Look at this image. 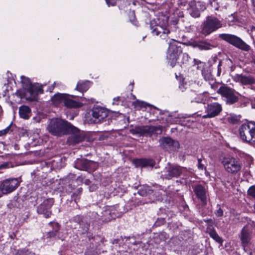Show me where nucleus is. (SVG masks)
Wrapping results in <instances>:
<instances>
[{"label": "nucleus", "mask_w": 255, "mask_h": 255, "mask_svg": "<svg viewBox=\"0 0 255 255\" xmlns=\"http://www.w3.org/2000/svg\"><path fill=\"white\" fill-rule=\"evenodd\" d=\"M48 131L53 135L60 136L69 132H76L78 129L61 119H51L47 127Z\"/></svg>", "instance_id": "nucleus-1"}, {"label": "nucleus", "mask_w": 255, "mask_h": 255, "mask_svg": "<svg viewBox=\"0 0 255 255\" xmlns=\"http://www.w3.org/2000/svg\"><path fill=\"white\" fill-rule=\"evenodd\" d=\"M239 131L243 141L255 145V124L250 122L243 124L240 127Z\"/></svg>", "instance_id": "nucleus-2"}, {"label": "nucleus", "mask_w": 255, "mask_h": 255, "mask_svg": "<svg viewBox=\"0 0 255 255\" xmlns=\"http://www.w3.org/2000/svg\"><path fill=\"white\" fill-rule=\"evenodd\" d=\"M223 26L222 21L215 16H207L202 25L201 33L207 36Z\"/></svg>", "instance_id": "nucleus-3"}, {"label": "nucleus", "mask_w": 255, "mask_h": 255, "mask_svg": "<svg viewBox=\"0 0 255 255\" xmlns=\"http://www.w3.org/2000/svg\"><path fill=\"white\" fill-rule=\"evenodd\" d=\"M217 93L221 95L227 104L232 105L239 100V94L229 87L221 86L217 90Z\"/></svg>", "instance_id": "nucleus-4"}, {"label": "nucleus", "mask_w": 255, "mask_h": 255, "mask_svg": "<svg viewBox=\"0 0 255 255\" xmlns=\"http://www.w3.org/2000/svg\"><path fill=\"white\" fill-rule=\"evenodd\" d=\"M155 20L150 22V28L153 35L159 36L162 39H165L170 33L169 26L167 24V18L164 17L162 23L159 22L156 24Z\"/></svg>", "instance_id": "nucleus-5"}, {"label": "nucleus", "mask_w": 255, "mask_h": 255, "mask_svg": "<svg viewBox=\"0 0 255 255\" xmlns=\"http://www.w3.org/2000/svg\"><path fill=\"white\" fill-rule=\"evenodd\" d=\"M221 163L226 171L233 174L237 173L242 168V163L239 159L233 157H225L221 160Z\"/></svg>", "instance_id": "nucleus-6"}, {"label": "nucleus", "mask_w": 255, "mask_h": 255, "mask_svg": "<svg viewBox=\"0 0 255 255\" xmlns=\"http://www.w3.org/2000/svg\"><path fill=\"white\" fill-rule=\"evenodd\" d=\"M219 37L235 47L242 50L248 51L250 49V46L248 44L245 43L241 38L236 35L223 33L219 34Z\"/></svg>", "instance_id": "nucleus-7"}, {"label": "nucleus", "mask_w": 255, "mask_h": 255, "mask_svg": "<svg viewBox=\"0 0 255 255\" xmlns=\"http://www.w3.org/2000/svg\"><path fill=\"white\" fill-rule=\"evenodd\" d=\"M177 41L173 40L169 44L167 51V59L172 67H174L177 61L179 55L182 53V49L178 46Z\"/></svg>", "instance_id": "nucleus-8"}, {"label": "nucleus", "mask_w": 255, "mask_h": 255, "mask_svg": "<svg viewBox=\"0 0 255 255\" xmlns=\"http://www.w3.org/2000/svg\"><path fill=\"white\" fill-rule=\"evenodd\" d=\"M186 168L178 165H174L168 163L162 171L161 176L163 178L169 179L172 177H177L181 174H185Z\"/></svg>", "instance_id": "nucleus-9"}, {"label": "nucleus", "mask_w": 255, "mask_h": 255, "mask_svg": "<svg viewBox=\"0 0 255 255\" xmlns=\"http://www.w3.org/2000/svg\"><path fill=\"white\" fill-rule=\"evenodd\" d=\"M20 183L16 178L5 179L0 183V191L4 194L10 193L19 186Z\"/></svg>", "instance_id": "nucleus-10"}, {"label": "nucleus", "mask_w": 255, "mask_h": 255, "mask_svg": "<svg viewBox=\"0 0 255 255\" xmlns=\"http://www.w3.org/2000/svg\"><path fill=\"white\" fill-rule=\"evenodd\" d=\"M161 131L162 127L161 126H138L132 130V132L133 134H137L140 135H151L153 133H160Z\"/></svg>", "instance_id": "nucleus-11"}, {"label": "nucleus", "mask_w": 255, "mask_h": 255, "mask_svg": "<svg viewBox=\"0 0 255 255\" xmlns=\"http://www.w3.org/2000/svg\"><path fill=\"white\" fill-rule=\"evenodd\" d=\"M54 200L52 198L47 199L40 204L37 209V213L42 215L45 218H48L52 214L51 208L54 204Z\"/></svg>", "instance_id": "nucleus-12"}, {"label": "nucleus", "mask_w": 255, "mask_h": 255, "mask_svg": "<svg viewBox=\"0 0 255 255\" xmlns=\"http://www.w3.org/2000/svg\"><path fill=\"white\" fill-rule=\"evenodd\" d=\"M232 79L234 81L239 83L244 86L255 84V77L250 74H236L232 76Z\"/></svg>", "instance_id": "nucleus-13"}, {"label": "nucleus", "mask_w": 255, "mask_h": 255, "mask_svg": "<svg viewBox=\"0 0 255 255\" xmlns=\"http://www.w3.org/2000/svg\"><path fill=\"white\" fill-rule=\"evenodd\" d=\"M188 11L193 17H198L200 15V11L204 10L206 7L204 4L201 2H196L195 0H191L189 2Z\"/></svg>", "instance_id": "nucleus-14"}, {"label": "nucleus", "mask_w": 255, "mask_h": 255, "mask_svg": "<svg viewBox=\"0 0 255 255\" xmlns=\"http://www.w3.org/2000/svg\"><path fill=\"white\" fill-rule=\"evenodd\" d=\"M222 111V105L217 102L212 103L207 106V114L203 116V118H211L218 116Z\"/></svg>", "instance_id": "nucleus-15"}, {"label": "nucleus", "mask_w": 255, "mask_h": 255, "mask_svg": "<svg viewBox=\"0 0 255 255\" xmlns=\"http://www.w3.org/2000/svg\"><path fill=\"white\" fill-rule=\"evenodd\" d=\"M161 146L166 150L174 151L179 147V142L170 137H163L159 139Z\"/></svg>", "instance_id": "nucleus-16"}, {"label": "nucleus", "mask_w": 255, "mask_h": 255, "mask_svg": "<svg viewBox=\"0 0 255 255\" xmlns=\"http://www.w3.org/2000/svg\"><path fill=\"white\" fill-rule=\"evenodd\" d=\"M193 191L196 197L201 203L205 205L207 204V199L208 196L207 189L200 184L195 185L193 188Z\"/></svg>", "instance_id": "nucleus-17"}, {"label": "nucleus", "mask_w": 255, "mask_h": 255, "mask_svg": "<svg viewBox=\"0 0 255 255\" xmlns=\"http://www.w3.org/2000/svg\"><path fill=\"white\" fill-rule=\"evenodd\" d=\"M43 92L42 85L37 83L31 84L28 88H27L25 96L27 99L34 100L36 99L37 95L43 93Z\"/></svg>", "instance_id": "nucleus-18"}, {"label": "nucleus", "mask_w": 255, "mask_h": 255, "mask_svg": "<svg viewBox=\"0 0 255 255\" xmlns=\"http://www.w3.org/2000/svg\"><path fill=\"white\" fill-rule=\"evenodd\" d=\"M252 231L253 229L250 225H246L243 228L241 232L240 240L243 246H247L251 243Z\"/></svg>", "instance_id": "nucleus-19"}, {"label": "nucleus", "mask_w": 255, "mask_h": 255, "mask_svg": "<svg viewBox=\"0 0 255 255\" xmlns=\"http://www.w3.org/2000/svg\"><path fill=\"white\" fill-rule=\"evenodd\" d=\"M108 115V111L102 107H94L92 110V116L94 119L95 123L100 122L106 118Z\"/></svg>", "instance_id": "nucleus-20"}, {"label": "nucleus", "mask_w": 255, "mask_h": 255, "mask_svg": "<svg viewBox=\"0 0 255 255\" xmlns=\"http://www.w3.org/2000/svg\"><path fill=\"white\" fill-rule=\"evenodd\" d=\"M191 44L193 47L198 48L200 50H208L214 47L206 40H195L192 42Z\"/></svg>", "instance_id": "nucleus-21"}, {"label": "nucleus", "mask_w": 255, "mask_h": 255, "mask_svg": "<svg viewBox=\"0 0 255 255\" xmlns=\"http://www.w3.org/2000/svg\"><path fill=\"white\" fill-rule=\"evenodd\" d=\"M93 164V161L86 159H77L75 162V167L79 170H87L90 169Z\"/></svg>", "instance_id": "nucleus-22"}, {"label": "nucleus", "mask_w": 255, "mask_h": 255, "mask_svg": "<svg viewBox=\"0 0 255 255\" xmlns=\"http://www.w3.org/2000/svg\"><path fill=\"white\" fill-rule=\"evenodd\" d=\"M73 96L66 94L64 101V105L69 108H80L83 106V104L79 102H77L71 99Z\"/></svg>", "instance_id": "nucleus-23"}, {"label": "nucleus", "mask_w": 255, "mask_h": 255, "mask_svg": "<svg viewBox=\"0 0 255 255\" xmlns=\"http://www.w3.org/2000/svg\"><path fill=\"white\" fill-rule=\"evenodd\" d=\"M133 162L136 167H143L147 166L152 167L154 165V161L152 159H136L133 160Z\"/></svg>", "instance_id": "nucleus-24"}, {"label": "nucleus", "mask_w": 255, "mask_h": 255, "mask_svg": "<svg viewBox=\"0 0 255 255\" xmlns=\"http://www.w3.org/2000/svg\"><path fill=\"white\" fill-rule=\"evenodd\" d=\"M31 115V110L30 108L25 105H23L19 108V117L24 120H28L29 119Z\"/></svg>", "instance_id": "nucleus-25"}, {"label": "nucleus", "mask_w": 255, "mask_h": 255, "mask_svg": "<svg viewBox=\"0 0 255 255\" xmlns=\"http://www.w3.org/2000/svg\"><path fill=\"white\" fill-rule=\"evenodd\" d=\"M66 96L65 94H56L51 98V101L55 106H58L61 104H64Z\"/></svg>", "instance_id": "nucleus-26"}, {"label": "nucleus", "mask_w": 255, "mask_h": 255, "mask_svg": "<svg viewBox=\"0 0 255 255\" xmlns=\"http://www.w3.org/2000/svg\"><path fill=\"white\" fill-rule=\"evenodd\" d=\"M202 75L204 79L209 82V84L211 85V88L212 89H214V83H215V81L210 70L208 69H204L202 71Z\"/></svg>", "instance_id": "nucleus-27"}, {"label": "nucleus", "mask_w": 255, "mask_h": 255, "mask_svg": "<svg viewBox=\"0 0 255 255\" xmlns=\"http://www.w3.org/2000/svg\"><path fill=\"white\" fill-rule=\"evenodd\" d=\"M190 100L192 102L205 103L206 99L204 94H197L195 92H191Z\"/></svg>", "instance_id": "nucleus-28"}, {"label": "nucleus", "mask_w": 255, "mask_h": 255, "mask_svg": "<svg viewBox=\"0 0 255 255\" xmlns=\"http://www.w3.org/2000/svg\"><path fill=\"white\" fill-rule=\"evenodd\" d=\"M84 139V137L79 134H74L71 135L68 138V142L70 144L78 143Z\"/></svg>", "instance_id": "nucleus-29"}, {"label": "nucleus", "mask_w": 255, "mask_h": 255, "mask_svg": "<svg viewBox=\"0 0 255 255\" xmlns=\"http://www.w3.org/2000/svg\"><path fill=\"white\" fill-rule=\"evenodd\" d=\"M90 87V83L89 81H79L77 84L75 88L76 90L81 92H86Z\"/></svg>", "instance_id": "nucleus-30"}, {"label": "nucleus", "mask_w": 255, "mask_h": 255, "mask_svg": "<svg viewBox=\"0 0 255 255\" xmlns=\"http://www.w3.org/2000/svg\"><path fill=\"white\" fill-rule=\"evenodd\" d=\"M208 232H209L210 236L217 242L219 243H221L222 242V239L219 236L215 230L209 229Z\"/></svg>", "instance_id": "nucleus-31"}, {"label": "nucleus", "mask_w": 255, "mask_h": 255, "mask_svg": "<svg viewBox=\"0 0 255 255\" xmlns=\"http://www.w3.org/2000/svg\"><path fill=\"white\" fill-rule=\"evenodd\" d=\"M51 226L53 228V230L49 232L50 237H55L57 233L59 230V225L57 223H51Z\"/></svg>", "instance_id": "nucleus-32"}, {"label": "nucleus", "mask_w": 255, "mask_h": 255, "mask_svg": "<svg viewBox=\"0 0 255 255\" xmlns=\"http://www.w3.org/2000/svg\"><path fill=\"white\" fill-rule=\"evenodd\" d=\"M21 82L23 84V87L25 88L26 91H27V88H28L30 85H31V83L30 82V79L24 76H20Z\"/></svg>", "instance_id": "nucleus-33"}, {"label": "nucleus", "mask_w": 255, "mask_h": 255, "mask_svg": "<svg viewBox=\"0 0 255 255\" xmlns=\"http://www.w3.org/2000/svg\"><path fill=\"white\" fill-rule=\"evenodd\" d=\"M175 118V119L173 120L171 122V123L174 122L176 123H179L181 125H185L183 122H184V121H183V119H185L186 118V117H184L181 115H176L175 114V115L173 116Z\"/></svg>", "instance_id": "nucleus-34"}, {"label": "nucleus", "mask_w": 255, "mask_h": 255, "mask_svg": "<svg viewBox=\"0 0 255 255\" xmlns=\"http://www.w3.org/2000/svg\"><path fill=\"white\" fill-rule=\"evenodd\" d=\"M138 192L139 195L144 196L151 194L152 193V191L148 187H144L143 188L139 189Z\"/></svg>", "instance_id": "nucleus-35"}, {"label": "nucleus", "mask_w": 255, "mask_h": 255, "mask_svg": "<svg viewBox=\"0 0 255 255\" xmlns=\"http://www.w3.org/2000/svg\"><path fill=\"white\" fill-rule=\"evenodd\" d=\"M132 104L136 108H141L143 107H146V106L149 105L146 103L139 100H136L135 102H133Z\"/></svg>", "instance_id": "nucleus-36"}, {"label": "nucleus", "mask_w": 255, "mask_h": 255, "mask_svg": "<svg viewBox=\"0 0 255 255\" xmlns=\"http://www.w3.org/2000/svg\"><path fill=\"white\" fill-rule=\"evenodd\" d=\"M80 227L82 229V233H87L89 229L90 224L86 219V221H85V223H80Z\"/></svg>", "instance_id": "nucleus-37"}, {"label": "nucleus", "mask_w": 255, "mask_h": 255, "mask_svg": "<svg viewBox=\"0 0 255 255\" xmlns=\"http://www.w3.org/2000/svg\"><path fill=\"white\" fill-rule=\"evenodd\" d=\"M72 221L75 223H78L80 226V223H85V221H86V219L79 215H77L72 219Z\"/></svg>", "instance_id": "nucleus-38"}, {"label": "nucleus", "mask_w": 255, "mask_h": 255, "mask_svg": "<svg viewBox=\"0 0 255 255\" xmlns=\"http://www.w3.org/2000/svg\"><path fill=\"white\" fill-rule=\"evenodd\" d=\"M249 195L255 198V185H253L250 187L248 190Z\"/></svg>", "instance_id": "nucleus-39"}, {"label": "nucleus", "mask_w": 255, "mask_h": 255, "mask_svg": "<svg viewBox=\"0 0 255 255\" xmlns=\"http://www.w3.org/2000/svg\"><path fill=\"white\" fill-rule=\"evenodd\" d=\"M10 125L8 126L5 129H3L2 130H0V136L4 135L8 133L10 130Z\"/></svg>", "instance_id": "nucleus-40"}, {"label": "nucleus", "mask_w": 255, "mask_h": 255, "mask_svg": "<svg viewBox=\"0 0 255 255\" xmlns=\"http://www.w3.org/2000/svg\"><path fill=\"white\" fill-rule=\"evenodd\" d=\"M106 0V3L107 4V5L110 6H114L116 4V0Z\"/></svg>", "instance_id": "nucleus-41"}, {"label": "nucleus", "mask_w": 255, "mask_h": 255, "mask_svg": "<svg viewBox=\"0 0 255 255\" xmlns=\"http://www.w3.org/2000/svg\"><path fill=\"white\" fill-rule=\"evenodd\" d=\"M215 214L218 217H222L223 215V211L221 208H219L215 212Z\"/></svg>", "instance_id": "nucleus-42"}, {"label": "nucleus", "mask_w": 255, "mask_h": 255, "mask_svg": "<svg viewBox=\"0 0 255 255\" xmlns=\"http://www.w3.org/2000/svg\"><path fill=\"white\" fill-rule=\"evenodd\" d=\"M201 162V159H198V167L199 169L203 170L204 168V165L203 164H202Z\"/></svg>", "instance_id": "nucleus-43"}, {"label": "nucleus", "mask_w": 255, "mask_h": 255, "mask_svg": "<svg viewBox=\"0 0 255 255\" xmlns=\"http://www.w3.org/2000/svg\"><path fill=\"white\" fill-rule=\"evenodd\" d=\"M221 62L220 61L218 65V71H217V76H220L221 73L222 69H221Z\"/></svg>", "instance_id": "nucleus-44"}, {"label": "nucleus", "mask_w": 255, "mask_h": 255, "mask_svg": "<svg viewBox=\"0 0 255 255\" xmlns=\"http://www.w3.org/2000/svg\"><path fill=\"white\" fill-rule=\"evenodd\" d=\"M120 100V98L119 97L114 98L113 99V105H118Z\"/></svg>", "instance_id": "nucleus-45"}, {"label": "nucleus", "mask_w": 255, "mask_h": 255, "mask_svg": "<svg viewBox=\"0 0 255 255\" xmlns=\"http://www.w3.org/2000/svg\"><path fill=\"white\" fill-rule=\"evenodd\" d=\"M8 163H4L3 164H2L0 165V169H3V168H6L8 167Z\"/></svg>", "instance_id": "nucleus-46"}, {"label": "nucleus", "mask_w": 255, "mask_h": 255, "mask_svg": "<svg viewBox=\"0 0 255 255\" xmlns=\"http://www.w3.org/2000/svg\"><path fill=\"white\" fill-rule=\"evenodd\" d=\"M179 89L181 90V91L183 92L184 90L185 89V88L184 87L183 84H180L179 86Z\"/></svg>", "instance_id": "nucleus-47"}, {"label": "nucleus", "mask_w": 255, "mask_h": 255, "mask_svg": "<svg viewBox=\"0 0 255 255\" xmlns=\"http://www.w3.org/2000/svg\"><path fill=\"white\" fill-rule=\"evenodd\" d=\"M178 22V19L177 18H175L174 20H173V24L174 25H176Z\"/></svg>", "instance_id": "nucleus-48"}, {"label": "nucleus", "mask_w": 255, "mask_h": 255, "mask_svg": "<svg viewBox=\"0 0 255 255\" xmlns=\"http://www.w3.org/2000/svg\"><path fill=\"white\" fill-rule=\"evenodd\" d=\"M24 255H35L34 254H33L28 251H26L24 253Z\"/></svg>", "instance_id": "nucleus-49"}, {"label": "nucleus", "mask_w": 255, "mask_h": 255, "mask_svg": "<svg viewBox=\"0 0 255 255\" xmlns=\"http://www.w3.org/2000/svg\"><path fill=\"white\" fill-rule=\"evenodd\" d=\"M177 14L178 15V17H182L183 16V12L181 11H178L176 12Z\"/></svg>", "instance_id": "nucleus-50"}, {"label": "nucleus", "mask_w": 255, "mask_h": 255, "mask_svg": "<svg viewBox=\"0 0 255 255\" xmlns=\"http://www.w3.org/2000/svg\"><path fill=\"white\" fill-rule=\"evenodd\" d=\"M253 5L255 7V0H252Z\"/></svg>", "instance_id": "nucleus-51"}, {"label": "nucleus", "mask_w": 255, "mask_h": 255, "mask_svg": "<svg viewBox=\"0 0 255 255\" xmlns=\"http://www.w3.org/2000/svg\"><path fill=\"white\" fill-rule=\"evenodd\" d=\"M124 238L127 241L128 239H130V237H125Z\"/></svg>", "instance_id": "nucleus-52"}, {"label": "nucleus", "mask_w": 255, "mask_h": 255, "mask_svg": "<svg viewBox=\"0 0 255 255\" xmlns=\"http://www.w3.org/2000/svg\"><path fill=\"white\" fill-rule=\"evenodd\" d=\"M34 119L37 122H40L39 120H36L37 118H36V117L34 118Z\"/></svg>", "instance_id": "nucleus-53"}, {"label": "nucleus", "mask_w": 255, "mask_h": 255, "mask_svg": "<svg viewBox=\"0 0 255 255\" xmlns=\"http://www.w3.org/2000/svg\"><path fill=\"white\" fill-rule=\"evenodd\" d=\"M131 96L132 97V98L133 99H134L135 98V97L134 95H132V94H131Z\"/></svg>", "instance_id": "nucleus-54"}]
</instances>
